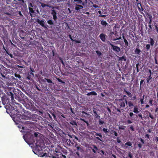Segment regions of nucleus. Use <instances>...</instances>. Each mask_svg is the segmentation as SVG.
<instances>
[{"instance_id": "nucleus-62", "label": "nucleus", "mask_w": 158, "mask_h": 158, "mask_svg": "<svg viewBox=\"0 0 158 158\" xmlns=\"http://www.w3.org/2000/svg\"><path fill=\"white\" fill-rule=\"evenodd\" d=\"M104 123V122L103 121L99 120V125L103 124Z\"/></svg>"}, {"instance_id": "nucleus-10", "label": "nucleus", "mask_w": 158, "mask_h": 158, "mask_svg": "<svg viewBox=\"0 0 158 158\" xmlns=\"http://www.w3.org/2000/svg\"><path fill=\"white\" fill-rule=\"evenodd\" d=\"M51 14L53 16V19L54 20L56 21L57 19V17L56 16L57 13L56 11L54 10H52Z\"/></svg>"}, {"instance_id": "nucleus-56", "label": "nucleus", "mask_w": 158, "mask_h": 158, "mask_svg": "<svg viewBox=\"0 0 158 158\" xmlns=\"http://www.w3.org/2000/svg\"><path fill=\"white\" fill-rule=\"evenodd\" d=\"M115 132V131L113 130H109V132L111 134H114V133Z\"/></svg>"}, {"instance_id": "nucleus-32", "label": "nucleus", "mask_w": 158, "mask_h": 158, "mask_svg": "<svg viewBox=\"0 0 158 158\" xmlns=\"http://www.w3.org/2000/svg\"><path fill=\"white\" fill-rule=\"evenodd\" d=\"M14 76L16 77L17 78H18L20 80H21V77L20 75L19 74H18L17 73H14Z\"/></svg>"}, {"instance_id": "nucleus-63", "label": "nucleus", "mask_w": 158, "mask_h": 158, "mask_svg": "<svg viewBox=\"0 0 158 158\" xmlns=\"http://www.w3.org/2000/svg\"><path fill=\"white\" fill-rule=\"evenodd\" d=\"M36 89L39 91H41V89L38 86L36 85Z\"/></svg>"}, {"instance_id": "nucleus-4", "label": "nucleus", "mask_w": 158, "mask_h": 158, "mask_svg": "<svg viewBox=\"0 0 158 158\" xmlns=\"http://www.w3.org/2000/svg\"><path fill=\"white\" fill-rule=\"evenodd\" d=\"M25 106L27 109L31 110H34L35 108L34 106V102L31 100L28 102L27 103H26Z\"/></svg>"}, {"instance_id": "nucleus-33", "label": "nucleus", "mask_w": 158, "mask_h": 158, "mask_svg": "<svg viewBox=\"0 0 158 158\" xmlns=\"http://www.w3.org/2000/svg\"><path fill=\"white\" fill-rule=\"evenodd\" d=\"M152 78V77H151V76L149 75L147 79V84L149 83L150 81Z\"/></svg>"}, {"instance_id": "nucleus-26", "label": "nucleus", "mask_w": 158, "mask_h": 158, "mask_svg": "<svg viewBox=\"0 0 158 158\" xmlns=\"http://www.w3.org/2000/svg\"><path fill=\"white\" fill-rule=\"evenodd\" d=\"M87 95L88 96L90 95H97V93L94 91H92L88 93Z\"/></svg>"}, {"instance_id": "nucleus-27", "label": "nucleus", "mask_w": 158, "mask_h": 158, "mask_svg": "<svg viewBox=\"0 0 158 158\" xmlns=\"http://www.w3.org/2000/svg\"><path fill=\"white\" fill-rule=\"evenodd\" d=\"M1 70V74L2 76V77L5 78L6 77V73L4 71H3L2 70Z\"/></svg>"}, {"instance_id": "nucleus-50", "label": "nucleus", "mask_w": 158, "mask_h": 158, "mask_svg": "<svg viewBox=\"0 0 158 158\" xmlns=\"http://www.w3.org/2000/svg\"><path fill=\"white\" fill-rule=\"evenodd\" d=\"M80 120L81 121H84L85 123H86V124H87V126L89 125V123H88V122L85 121V120L84 119L81 118Z\"/></svg>"}, {"instance_id": "nucleus-43", "label": "nucleus", "mask_w": 158, "mask_h": 158, "mask_svg": "<svg viewBox=\"0 0 158 158\" xmlns=\"http://www.w3.org/2000/svg\"><path fill=\"white\" fill-rule=\"evenodd\" d=\"M65 25L66 26V27H65V29L66 30H68V29H69V26L68 24L67 23H65Z\"/></svg>"}, {"instance_id": "nucleus-53", "label": "nucleus", "mask_w": 158, "mask_h": 158, "mask_svg": "<svg viewBox=\"0 0 158 158\" xmlns=\"http://www.w3.org/2000/svg\"><path fill=\"white\" fill-rule=\"evenodd\" d=\"M152 99H150L148 103L150 104V105L151 106H152L153 105L152 104Z\"/></svg>"}, {"instance_id": "nucleus-52", "label": "nucleus", "mask_w": 158, "mask_h": 158, "mask_svg": "<svg viewBox=\"0 0 158 158\" xmlns=\"http://www.w3.org/2000/svg\"><path fill=\"white\" fill-rule=\"evenodd\" d=\"M155 27L156 31L157 32L158 34V27L156 23V24H155Z\"/></svg>"}, {"instance_id": "nucleus-64", "label": "nucleus", "mask_w": 158, "mask_h": 158, "mask_svg": "<svg viewBox=\"0 0 158 158\" xmlns=\"http://www.w3.org/2000/svg\"><path fill=\"white\" fill-rule=\"evenodd\" d=\"M74 158H82V157L81 155H79V156H75Z\"/></svg>"}, {"instance_id": "nucleus-40", "label": "nucleus", "mask_w": 158, "mask_h": 158, "mask_svg": "<svg viewBox=\"0 0 158 158\" xmlns=\"http://www.w3.org/2000/svg\"><path fill=\"white\" fill-rule=\"evenodd\" d=\"M150 48V45L149 44H147L146 46V48L147 51H148Z\"/></svg>"}, {"instance_id": "nucleus-13", "label": "nucleus", "mask_w": 158, "mask_h": 158, "mask_svg": "<svg viewBox=\"0 0 158 158\" xmlns=\"http://www.w3.org/2000/svg\"><path fill=\"white\" fill-rule=\"evenodd\" d=\"M44 20H40L39 19H37L36 20V22L40 24L42 27H44L45 26L44 24Z\"/></svg>"}, {"instance_id": "nucleus-54", "label": "nucleus", "mask_w": 158, "mask_h": 158, "mask_svg": "<svg viewBox=\"0 0 158 158\" xmlns=\"http://www.w3.org/2000/svg\"><path fill=\"white\" fill-rule=\"evenodd\" d=\"M145 138H147L148 139H150V136L148 134H146L145 136Z\"/></svg>"}, {"instance_id": "nucleus-35", "label": "nucleus", "mask_w": 158, "mask_h": 158, "mask_svg": "<svg viewBox=\"0 0 158 158\" xmlns=\"http://www.w3.org/2000/svg\"><path fill=\"white\" fill-rule=\"evenodd\" d=\"M38 135V134L36 132H35L34 133V134L33 135H31V138H34L35 137V138H36L37 136Z\"/></svg>"}, {"instance_id": "nucleus-12", "label": "nucleus", "mask_w": 158, "mask_h": 158, "mask_svg": "<svg viewBox=\"0 0 158 158\" xmlns=\"http://www.w3.org/2000/svg\"><path fill=\"white\" fill-rule=\"evenodd\" d=\"M106 35L103 33L99 35V37L101 40L103 42H105L106 40Z\"/></svg>"}, {"instance_id": "nucleus-15", "label": "nucleus", "mask_w": 158, "mask_h": 158, "mask_svg": "<svg viewBox=\"0 0 158 158\" xmlns=\"http://www.w3.org/2000/svg\"><path fill=\"white\" fill-rule=\"evenodd\" d=\"M83 8V7L82 6L77 4L75 6V9L77 11H80V9H82Z\"/></svg>"}, {"instance_id": "nucleus-29", "label": "nucleus", "mask_w": 158, "mask_h": 158, "mask_svg": "<svg viewBox=\"0 0 158 158\" xmlns=\"http://www.w3.org/2000/svg\"><path fill=\"white\" fill-rule=\"evenodd\" d=\"M101 24L103 26H106L108 23L106 21L102 20L101 22Z\"/></svg>"}, {"instance_id": "nucleus-21", "label": "nucleus", "mask_w": 158, "mask_h": 158, "mask_svg": "<svg viewBox=\"0 0 158 158\" xmlns=\"http://www.w3.org/2000/svg\"><path fill=\"white\" fill-rule=\"evenodd\" d=\"M74 2H76V4H82L84 5V3L82 2V1L81 0H74Z\"/></svg>"}, {"instance_id": "nucleus-25", "label": "nucleus", "mask_w": 158, "mask_h": 158, "mask_svg": "<svg viewBox=\"0 0 158 158\" xmlns=\"http://www.w3.org/2000/svg\"><path fill=\"white\" fill-rule=\"evenodd\" d=\"M150 40L149 43L150 44V45L152 46H153L155 43L154 40L152 38H150Z\"/></svg>"}, {"instance_id": "nucleus-44", "label": "nucleus", "mask_w": 158, "mask_h": 158, "mask_svg": "<svg viewBox=\"0 0 158 158\" xmlns=\"http://www.w3.org/2000/svg\"><path fill=\"white\" fill-rule=\"evenodd\" d=\"M99 17L101 16L102 17H106V15H102L101 13V11L99 10Z\"/></svg>"}, {"instance_id": "nucleus-1", "label": "nucleus", "mask_w": 158, "mask_h": 158, "mask_svg": "<svg viewBox=\"0 0 158 158\" xmlns=\"http://www.w3.org/2000/svg\"><path fill=\"white\" fill-rule=\"evenodd\" d=\"M14 90L13 87L8 86L6 87L4 90L6 95L4 94L1 97L2 103L4 105L6 112L10 115H13L15 118H19V122L21 121V119L27 120L29 118L28 116L21 114L20 111L23 110L24 109L20 104L15 103L16 105H14V106L10 104V98L11 101L13 102L14 99Z\"/></svg>"}, {"instance_id": "nucleus-8", "label": "nucleus", "mask_w": 158, "mask_h": 158, "mask_svg": "<svg viewBox=\"0 0 158 158\" xmlns=\"http://www.w3.org/2000/svg\"><path fill=\"white\" fill-rule=\"evenodd\" d=\"M34 77V73L31 72L30 71L27 72V79L28 80H31Z\"/></svg>"}, {"instance_id": "nucleus-37", "label": "nucleus", "mask_w": 158, "mask_h": 158, "mask_svg": "<svg viewBox=\"0 0 158 158\" xmlns=\"http://www.w3.org/2000/svg\"><path fill=\"white\" fill-rule=\"evenodd\" d=\"M81 114L82 115V116L85 117H86L87 116V113L83 111H82Z\"/></svg>"}, {"instance_id": "nucleus-28", "label": "nucleus", "mask_w": 158, "mask_h": 158, "mask_svg": "<svg viewBox=\"0 0 158 158\" xmlns=\"http://www.w3.org/2000/svg\"><path fill=\"white\" fill-rule=\"evenodd\" d=\"M141 52V50L140 49H138L137 48H136L135 51V53L136 54L138 55Z\"/></svg>"}, {"instance_id": "nucleus-17", "label": "nucleus", "mask_w": 158, "mask_h": 158, "mask_svg": "<svg viewBox=\"0 0 158 158\" xmlns=\"http://www.w3.org/2000/svg\"><path fill=\"white\" fill-rule=\"evenodd\" d=\"M56 102V103L57 104V105L58 107H60L63 106V103L60 100H57Z\"/></svg>"}, {"instance_id": "nucleus-7", "label": "nucleus", "mask_w": 158, "mask_h": 158, "mask_svg": "<svg viewBox=\"0 0 158 158\" xmlns=\"http://www.w3.org/2000/svg\"><path fill=\"white\" fill-rule=\"evenodd\" d=\"M111 48L114 51L116 52H119L120 51V49L119 47L114 46L112 44H110Z\"/></svg>"}, {"instance_id": "nucleus-31", "label": "nucleus", "mask_w": 158, "mask_h": 158, "mask_svg": "<svg viewBox=\"0 0 158 158\" xmlns=\"http://www.w3.org/2000/svg\"><path fill=\"white\" fill-rule=\"evenodd\" d=\"M80 144L79 143H76L75 145V147L78 150H80Z\"/></svg>"}, {"instance_id": "nucleus-9", "label": "nucleus", "mask_w": 158, "mask_h": 158, "mask_svg": "<svg viewBox=\"0 0 158 158\" xmlns=\"http://www.w3.org/2000/svg\"><path fill=\"white\" fill-rule=\"evenodd\" d=\"M26 32L22 31L20 32L19 36L23 40H25L26 38Z\"/></svg>"}, {"instance_id": "nucleus-49", "label": "nucleus", "mask_w": 158, "mask_h": 158, "mask_svg": "<svg viewBox=\"0 0 158 158\" xmlns=\"http://www.w3.org/2000/svg\"><path fill=\"white\" fill-rule=\"evenodd\" d=\"M154 140L156 141V143L158 144V137L156 136L154 139Z\"/></svg>"}, {"instance_id": "nucleus-30", "label": "nucleus", "mask_w": 158, "mask_h": 158, "mask_svg": "<svg viewBox=\"0 0 158 158\" xmlns=\"http://www.w3.org/2000/svg\"><path fill=\"white\" fill-rule=\"evenodd\" d=\"M47 23L50 25H53L54 24V22L52 19L48 20L47 21Z\"/></svg>"}, {"instance_id": "nucleus-22", "label": "nucleus", "mask_w": 158, "mask_h": 158, "mask_svg": "<svg viewBox=\"0 0 158 158\" xmlns=\"http://www.w3.org/2000/svg\"><path fill=\"white\" fill-rule=\"evenodd\" d=\"M128 106L130 108H132V107L134 106V104L131 101H129L128 102Z\"/></svg>"}, {"instance_id": "nucleus-11", "label": "nucleus", "mask_w": 158, "mask_h": 158, "mask_svg": "<svg viewBox=\"0 0 158 158\" xmlns=\"http://www.w3.org/2000/svg\"><path fill=\"white\" fill-rule=\"evenodd\" d=\"M91 148L94 152V153H96L97 151L98 150L97 147L95 145H91L89 148Z\"/></svg>"}, {"instance_id": "nucleus-14", "label": "nucleus", "mask_w": 158, "mask_h": 158, "mask_svg": "<svg viewBox=\"0 0 158 158\" xmlns=\"http://www.w3.org/2000/svg\"><path fill=\"white\" fill-rule=\"evenodd\" d=\"M147 15L148 17V18L149 19L148 24H151L152 21V16L151 14L148 13H147Z\"/></svg>"}, {"instance_id": "nucleus-51", "label": "nucleus", "mask_w": 158, "mask_h": 158, "mask_svg": "<svg viewBox=\"0 0 158 158\" xmlns=\"http://www.w3.org/2000/svg\"><path fill=\"white\" fill-rule=\"evenodd\" d=\"M130 128L131 129V131H135L134 127L132 125L131 126Z\"/></svg>"}, {"instance_id": "nucleus-18", "label": "nucleus", "mask_w": 158, "mask_h": 158, "mask_svg": "<svg viewBox=\"0 0 158 158\" xmlns=\"http://www.w3.org/2000/svg\"><path fill=\"white\" fill-rule=\"evenodd\" d=\"M28 8L29 10L30 15L31 17H32L33 16L32 14L34 13H35V11L32 8L29 7Z\"/></svg>"}, {"instance_id": "nucleus-55", "label": "nucleus", "mask_w": 158, "mask_h": 158, "mask_svg": "<svg viewBox=\"0 0 158 158\" xmlns=\"http://www.w3.org/2000/svg\"><path fill=\"white\" fill-rule=\"evenodd\" d=\"M0 68L4 70L6 69L5 67L3 65H0Z\"/></svg>"}, {"instance_id": "nucleus-2", "label": "nucleus", "mask_w": 158, "mask_h": 158, "mask_svg": "<svg viewBox=\"0 0 158 158\" xmlns=\"http://www.w3.org/2000/svg\"><path fill=\"white\" fill-rule=\"evenodd\" d=\"M127 102L126 99H119L117 102L118 107L122 110L125 106V104H127Z\"/></svg>"}, {"instance_id": "nucleus-23", "label": "nucleus", "mask_w": 158, "mask_h": 158, "mask_svg": "<svg viewBox=\"0 0 158 158\" xmlns=\"http://www.w3.org/2000/svg\"><path fill=\"white\" fill-rule=\"evenodd\" d=\"M129 116L131 118H135V117L134 116L136 115L137 116V115L133 114L132 112H130L129 114Z\"/></svg>"}, {"instance_id": "nucleus-48", "label": "nucleus", "mask_w": 158, "mask_h": 158, "mask_svg": "<svg viewBox=\"0 0 158 158\" xmlns=\"http://www.w3.org/2000/svg\"><path fill=\"white\" fill-rule=\"evenodd\" d=\"M124 42L125 43V46H128V42L126 39H124Z\"/></svg>"}, {"instance_id": "nucleus-5", "label": "nucleus", "mask_w": 158, "mask_h": 158, "mask_svg": "<svg viewBox=\"0 0 158 158\" xmlns=\"http://www.w3.org/2000/svg\"><path fill=\"white\" fill-rule=\"evenodd\" d=\"M135 5H136L139 11L140 12L141 14H142L143 16L145 17V14L142 12L143 11H144L145 12V10H144V9L143 8L142 4L141 2H135Z\"/></svg>"}, {"instance_id": "nucleus-60", "label": "nucleus", "mask_w": 158, "mask_h": 158, "mask_svg": "<svg viewBox=\"0 0 158 158\" xmlns=\"http://www.w3.org/2000/svg\"><path fill=\"white\" fill-rule=\"evenodd\" d=\"M144 95L143 96V98H141L140 99V101L141 102V104H143V99H144Z\"/></svg>"}, {"instance_id": "nucleus-41", "label": "nucleus", "mask_w": 158, "mask_h": 158, "mask_svg": "<svg viewBox=\"0 0 158 158\" xmlns=\"http://www.w3.org/2000/svg\"><path fill=\"white\" fill-rule=\"evenodd\" d=\"M41 6L43 7H45L46 6H48V7H49V6L48 5V4H45L44 3H41Z\"/></svg>"}, {"instance_id": "nucleus-45", "label": "nucleus", "mask_w": 158, "mask_h": 158, "mask_svg": "<svg viewBox=\"0 0 158 158\" xmlns=\"http://www.w3.org/2000/svg\"><path fill=\"white\" fill-rule=\"evenodd\" d=\"M57 80L59 82H61L62 84L65 83V82L64 81L60 79L59 78H57Z\"/></svg>"}, {"instance_id": "nucleus-59", "label": "nucleus", "mask_w": 158, "mask_h": 158, "mask_svg": "<svg viewBox=\"0 0 158 158\" xmlns=\"http://www.w3.org/2000/svg\"><path fill=\"white\" fill-rule=\"evenodd\" d=\"M120 59L121 60H123L124 61H126V58L124 57V56H123L120 58Z\"/></svg>"}, {"instance_id": "nucleus-42", "label": "nucleus", "mask_w": 158, "mask_h": 158, "mask_svg": "<svg viewBox=\"0 0 158 158\" xmlns=\"http://www.w3.org/2000/svg\"><path fill=\"white\" fill-rule=\"evenodd\" d=\"M30 71L31 72H32L33 73H34L35 72V69L33 68H31V66L30 67Z\"/></svg>"}, {"instance_id": "nucleus-20", "label": "nucleus", "mask_w": 158, "mask_h": 158, "mask_svg": "<svg viewBox=\"0 0 158 158\" xmlns=\"http://www.w3.org/2000/svg\"><path fill=\"white\" fill-rule=\"evenodd\" d=\"M103 132L106 134V135H108V133H109V130H108L107 128H103L102 129Z\"/></svg>"}, {"instance_id": "nucleus-61", "label": "nucleus", "mask_w": 158, "mask_h": 158, "mask_svg": "<svg viewBox=\"0 0 158 158\" xmlns=\"http://www.w3.org/2000/svg\"><path fill=\"white\" fill-rule=\"evenodd\" d=\"M128 156L130 158H132V155L131 154V153L129 152V153Z\"/></svg>"}, {"instance_id": "nucleus-57", "label": "nucleus", "mask_w": 158, "mask_h": 158, "mask_svg": "<svg viewBox=\"0 0 158 158\" xmlns=\"http://www.w3.org/2000/svg\"><path fill=\"white\" fill-rule=\"evenodd\" d=\"M117 142L119 143H120L121 142L120 139H119V137H117Z\"/></svg>"}, {"instance_id": "nucleus-58", "label": "nucleus", "mask_w": 158, "mask_h": 158, "mask_svg": "<svg viewBox=\"0 0 158 158\" xmlns=\"http://www.w3.org/2000/svg\"><path fill=\"white\" fill-rule=\"evenodd\" d=\"M106 108L107 109L108 111L110 113H111V111L110 109V108H109V107L108 106H106Z\"/></svg>"}, {"instance_id": "nucleus-3", "label": "nucleus", "mask_w": 158, "mask_h": 158, "mask_svg": "<svg viewBox=\"0 0 158 158\" xmlns=\"http://www.w3.org/2000/svg\"><path fill=\"white\" fill-rule=\"evenodd\" d=\"M36 145L35 147L34 150L36 151L37 153L39 154L38 155L39 156H45V154L46 153H43L42 150L40 146L39 145L37 144V143H35Z\"/></svg>"}, {"instance_id": "nucleus-19", "label": "nucleus", "mask_w": 158, "mask_h": 158, "mask_svg": "<svg viewBox=\"0 0 158 158\" xmlns=\"http://www.w3.org/2000/svg\"><path fill=\"white\" fill-rule=\"evenodd\" d=\"M138 108L137 106L136 105L134 106V108L133 109V112L136 114H138L139 113V111L138 110Z\"/></svg>"}, {"instance_id": "nucleus-24", "label": "nucleus", "mask_w": 158, "mask_h": 158, "mask_svg": "<svg viewBox=\"0 0 158 158\" xmlns=\"http://www.w3.org/2000/svg\"><path fill=\"white\" fill-rule=\"evenodd\" d=\"M35 42V40H34L32 41H31L29 40V41L28 42V43L26 44V45H33L34 44V43Z\"/></svg>"}, {"instance_id": "nucleus-36", "label": "nucleus", "mask_w": 158, "mask_h": 158, "mask_svg": "<svg viewBox=\"0 0 158 158\" xmlns=\"http://www.w3.org/2000/svg\"><path fill=\"white\" fill-rule=\"evenodd\" d=\"M145 84V82L143 80H141L140 82V87L141 85L143 86Z\"/></svg>"}, {"instance_id": "nucleus-46", "label": "nucleus", "mask_w": 158, "mask_h": 158, "mask_svg": "<svg viewBox=\"0 0 158 158\" xmlns=\"http://www.w3.org/2000/svg\"><path fill=\"white\" fill-rule=\"evenodd\" d=\"M149 117L151 119H153L154 118V117L150 113H149Z\"/></svg>"}, {"instance_id": "nucleus-6", "label": "nucleus", "mask_w": 158, "mask_h": 158, "mask_svg": "<svg viewBox=\"0 0 158 158\" xmlns=\"http://www.w3.org/2000/svg\"><path fill=\"white\" fill-rule=\"evenodd\" d=\"M41 91L45 94L48 96H51L52 95V93L47 88L43 89Z\"/></svg>"}, {"instance_id": "nucleus-34", "label": "nucleus", "mask_w": 158, "mask_h": 158, "mask_svg": "<svg viewBox=\"0 0 158 158\" xmlns=\"http://www.w3.org/2000/svg\"><path fill=\"white\" fill-rule=\"evenodd\" d=\"M125 92L127 94V95L130 97H131L132 95L131 93L128 91H127L126 90H124Z\"/></svg>"}, {"instance_id": "nucleus-39", "label": "nucleus", "mask_w": 158, "mask_h": 158, "mask_svg": "<svg viewBox=\"0 0 158 158\" xmlns=\"http://www.w3.org/2000/svg\"><path fill=\"white\" fill-rule=\"evenodd\" d=\"M44 80H46L47 82L49 83H52V80L49 79L45 78Z\"/></svg>"}, {"instance_id": "nucleus-16", "label": "nucleus", "mask_w": 158, "mask_h": 158, "mask_svg": "<svg viewBox=\"0 0 158 158\" xmlns=\"http://www.w3.org/2000/svg\"><path fill=\"white\" fill-rule=\"evenodd\" d=\"M69 37L71 41H75V42L77 43H81V40H74L72 38L71 35L70 34H69Z\"/></svg>"}, {"instance_id": "nucleus-38", "label": "nucleus", "mask_w": 158, "mask_h": 158, "mask_svg": "<svg viewBox=\"0 0 158 158\" xmlns=\"http://www.w3.org/2000/svg\"><path fill=\"white\" fill-rule=\"evenodd\" d=\"M125 145H126L130 147V146H131L132 144L130 142L128 141V142H127L126 143H125Z\"/></svg>"}, {"instance_id": "nucleus-47", "label": "nucleus", "mask_w": 158, "mask_h": 158, "mask_svg": "<svg viewBox=\"0 0 158 158\" xmlns=\"http://www.w3.org/2000/svg\"><path fill=\"white\" fill-rule=\"evenodd\" d=\"M73 125H76L77 126V124L75 121H72L70 123Z\"/></svg>"}]
</instances>
